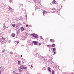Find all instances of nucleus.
<instances>
[{
  "label": "nucleus",
  "mask_w": 74,
  "mask_h": 74,
  "mask_svg": "<svg viewBox=\"0 0 74 74\" xmlns=\"http://www.w3.org/2000/svg\"><path fill=\"white\" fill-rule=\"evenodd\" d=\"M31 67H32V65H31Z\"/></svg>",
  "instance_id": "39"
},
{
  "label": "nucleus",
  "mask_w": 74,
  "mask_h": 74,
  "mask_svg": "<svg viewBox=\"0 0 74 74\" xmlns=\"http://www.w3.org/2000/svg\"><path fill=\"white\" fill-rule=\"evenodd\" d=\"M52 3L53 4H55L56 3V1H53Z\"/></svg>",
  "instance_id": "11"
},
{
  "label": "nucleus",
  "mask_w": 74,
  "mask_h": 74,
  "mask_svg": "<svg viewBox=\"0 0 74 74\" xmlns=\"http://www.w3.org/2000/svg\"><path fill=\"white\" fill-rule=\"evenodd\" d=\"M37 37H38V36L36 35L35 36V38H37Z\"/></svg>",
  "instance_id": "26"
},
{
  "label": "nucleus",
  "mask_w": 74,
  "mask_h": 74,
  "mask_svg": "<svg viewBox=\"0 0 74 74\" xmlns=\"http://www.w3.org/2000/svg\"><path fill=\"white\" fill-rule=\"evenodd\" d=\"M5 52V50H3L2 51L1 53H4V52Z\"/></svg>",
  "instance_id": "13"
},
{
  "label": "nucleus",
  "mask_w": 74,
  "mask_h": 74,
  "mask_svg": "<svg viewBox=\"0 0 74 74\" xmlns=\"http://www.w3.org/2000/svg\"><path fill=\"white\" fill-rule=\"evenodd\" d=\"M10 53L11 55H13V53L12 52H10Z\"/></svg>",
  "instance_id": "20"
},
{
  "label": "nucleus",
  "mask_w": 74,
  "mask_h": 74,
  "mask_svg": "<svg viewBox=\"0 0 74 74\" xmlns=\"http://www.w3.org/2000/svg\"><path fill=\"white\" fill-rule=\"evenodd\" d=\"M15 43L16 44H18L19 43V41L15 42Z\"/></svg>",
  "instance_id": "8"
},
{
  "label": "nucleus",
  "mask_w": 74,
  "mask_h": 74,
  "mask_svg": "<svg viewBox=\"0 0 74 74\" xmlns=\"http://www.w3.org/2000/svg\"><path fill=\"white\" fill-rule=\"evenodd\" d=\"M12 25L13 27H15V26H16V25H15V24H12Z\"/></svg>",
  "instance_id": "12"
},
{
  "label": "nucleus",
  "mask_w": 74,
  "mask_h": 74,
  "mask_svg": "<svg viewBox=\"0 0 74 74\" xmlns=\"http://www.w3.org/2000/svg\"><path fill=\"white\" fill-rule=\"evenodd\" d=\"M18 64H21V61H18Z\"/></svg>",
  "instance_id": "17"
},
{
  "label": "nucleus",
  "mask_w": 74,
  "mask_h": 74,
  "mask_svg": "<svg viewBox=\"0 0 74 74\" xmlns=\"http://www.w3.org/2000/svg\"><path fill=\"white\" fill-rule=\"evenodd\" d=\"M1 74V71H0V74Z\"/></svg>",
  "instance_id": "35"
},
{
  "label": "nucleus",
  "mask_w": 74,
  "mask_h": 74,
  "mask_svg": "<svg viewBox=\"0 0 74 74\" xmlns=\"http://www.w3.org/2000/svg\"><path fill=\"white\" fill-rule=\"evenodd\" d=\"M40 37L41 38V39H42V36H40Z\"/></svg>",
  "instance_id": "28"
},
{
  "label": "nucleus",
  "mask_w": 74,
  "mask_h": 74,
  "mask_svg": "<svg viewBox=\"0 0 74 74\" xmlns=\"http://www.w3.org/2000/svg\"><path fill=\"white\" fill-rule=\"evenodd\" d=\"M21 58H22V55H21Z\"/></svg>",
  "instance_id": "32"
},
{
  "label": "nucleus",
  "mask_w": 74,
  "mask_h": 74,
  "mask_svg": "<svg viewBox=\"0 0 74 74\" xmlns=\"http://www.w3.org/2000/svg\"><path fill=\"white\" fill-rule=\"evenodd\" d=\"M43 13V14H46V13H47V12L46 11H44Z\"/></svg>",
  "instance_id": "21"
},
{
  "label": "nucleus",
  "mask_w": 74,
  "mask_h": 74,
  "mask_svg": "<svg viewBox=\"0 0 74 74\" xmlns=\"http://www.w3.org/2000/svg\"><path fill=\"white\" fill-rule=\"evenodd\" d=\"M11 36L12 37H15V34H11Z\"/></svg>",
  "instance_id": "6"
},
{
  "label": "nucleus",
  "mask_w": 74,
  "mask_h": 74,
  "mask_svg": "<svg viewBox=\"0 0 74 74\" xmlns=\"http://www.w3.org/2000/svg\"><path fill=\"white\" fill-rule=\"evenodd\" d=\"M18 70L19 72H22V70H23V68H22V66H21L19 67Z\"/></svg>",
  "instance_id": "2"
},
{
  "label": "nucleus",
  "mask_w": 74,
  "mask_h": 74,
  "mask_svg": "<svg viewBox=\"0 0 74 74\" xmlns=\"http://www.w3.org/2000/svg\"><path fill=\"white\" fill-rule=\"evenodd\" d=\"M48 70H49V71L51 72V68H48Z\"/></svg>",
  "instance_id": "7"
},
{
  "label": "nucleus",
  "mask_w": 74,
  "mask_h": 74,
  "mask_svg": "<svg viewBox=\"0 0 74 74\" xmlns=\"http://www.w3.org/2000/svg\"><path fill=\"white\" fill-rule=\"evenodd\" d=\"M21 29L22 31H23V30H24V28L23 27H21Z\"/></svg>",
  "instance_id": "9"
},
{
  "label": "nucleus",
  "mask_w": 74,
  "mask_h": 74,
  "mask_svg": "<svg viewBox=\"0 0 74 74\" xmlns=\"http://www.w3.org/2000/svg\"><path fill=\"white\" fill-rule=\"evenodd\" d=\"M12 0H10L9 1V2L10 3H11V2H12Z\"/></svg>",
  "instance_id": "25"
},
{
  "label": "nucleus",
  "mask_w": 74,
  "mask_h": 74,
  "mask_svg": "<svg viewBox=\"0 0 74 74\" xmlns=\"http://www.w3.org/2000/svg\"><path fill=\"white\" fill-rule=\"evenodd\" d=\"M9 10H10V11H12V8H9Z\"/></svg>",
  "instance_id": "19"
},
{
  "label": "nucleus",
  "mask_w": 74,
  "mask_h": 74,
  "mask_svg": "<svg viewBox=\"0 0 74 74\" xmlns=\"http://www.w3.org/2000/svg\"><path fill=\"white\" fill-rule=\"evenodd\" d=\"M26 24V25H27V24Z\"/></svg>",
  "instance_id": "43"
},
{
  "label": "nucleus",
  "mask_w": 74,
  "mask_h": 74,
  "mask_svg": "<svg viewBox=\"0 0 74 74\" xmlns=\"http://www.w3.org/2000/svg\"><path fill=\"white\" fill-rule=\"evenodd\" d=\"M34 1H36V0H34Z\"/></svg>",
  "instance_id": "38"
},
{
  "label": "nucleus",
  "mask_w": 74,
  "mask_h": 74,
  "mask_svg": "<svg viewBox=\"0 0 74 74\" xmlns=\"http://www.w3.org/2000/svg\"><path fill=\"white\" fill-rule=\"evenodd\" d=\"M22 68H23V70H25V69H27V67H22Z\"/></svg>",
  "instance_id": "15"
},
{
  "label": "nucleus",
  "mask_w": 74,
  "mask_h": 74,
  "mask_svg": "<svg viewBox=\"0 0 74 74\" xmlns=\"http://www.w3.org/2000/svg\"><path fill=\"white\" fill-rule=\"evenodd\" d=\"M39 45H41V44L40 43H39Z\"/></svg>",
  "instance_id": "31"
},
{
  "label": "nucleus",
  "mask_w": 74,
  "mask_h": 74,
  "mask_svg": "<svg viewBox=\"0 0 74 74\" xmlns=\"http://www.w3.org/2000/svg\"><path fill=\"white\" fill-rule=\"evenodd\" d=\"M26 18H27V16H26Z\"/></svg>",
  "instance_id": "40"
},
{
  "label": "nucleus",
  "mask_w": 74,
  "mask_h": 74,
  "mask_svg": "<svg viewBox=\"0 0 74 74\" xmlns=\"http://www.w3.org/2000/svg\"><path fill=\"white\" fill-rule=\"evenodd\" d=\"M54 71H52V74H54Z\"/></svg>",
  "instance_id": "22"
},
{
  "label": "nucleus",
  "mask_w": 74,
  "mask_h": 74,
  "mask_svg": "<svg viewBox=\"0 0 74 74\" xmlns=\"http://www.w3.org/2000/svg\"><path fill=\"white\" fill-rule=\"evenodd\" d=\"M49 48L51 47V46L50 45H48L47 46Z\"/></svg>",
  "instance_id": "23"
},
{
  "label": "nucleus",
  "mask_w": 74,
  "mask_h": 74,
  "mask_svg": "<svg viewBox=\"0 0 74 74\" xmlns=\"http://www.w3.org/2000/svg\"><path fill=\"white\" fill-rule=\"evenodd\" d=\"M38 1H39V0H37Z\"/></svg>",
  "instance_id": "37"
},
{
  "label": "nucleus",
  "mask_w": 74,
  "mask_h": 74,
  "mask_svg": "<svg viewBox=\"0 0 74 74\" xmlns=\"http://www.w3.org/2000/svg\"><path fill=\"white\" fill-rule=\"evenodd\" d=\"M6 28H8V27H7Z\"/></svg>",
  "instance_id": "41"
},
{
  "label": "nucleus",
  "mask_w": 74,
  "mask_h": 74,
  "mask_svg": "<svg viewBox=\"0 0 74 74\" xmlns=\"http://www.w3.org/2000/svg\"><path fill=\"white\" fill-rule=\"evenodd\" d=\"M3 28H4V29H5V28H6V26L5 25V24H3Z\"/></svg>",
  "instance_id": "14"
},
{
  "label": "nucleus",
  "mask_w": 74,
  "mask_h": 74,
  "mask_svg": "<svg viewBox=\"0 0 74 74\" xmlns=\"http://www.w3.org/2000/svg\"><path fill=\"white\" fill-rule=\"evenodd\" d=\"M11 42V40H9V41L8 42Z\"/></svg>",
  "instance_id": "30"
},
{
  "label": "nucleus",
  "mask_w": 74,
  "mask_h": 74,
  "mask_svg": "<svg viewBox=\"0 0 74 74\" xmlns=\"http://www.w3.org/2000/svg\"><path fill=\"white\" fill-rule=\"evenodd\" d=\"M52 46L53 47H55V44H53L52 45Z\"/></svg>",
  "instance_id": "16"
},
{
  "label": "nucleus",
  "mask_w": 74,
  "mask_h": 74,
  "mask_svg": "<svg viewBox=\"0 0 74 74\" xmlns=\"http://www.w3.org/2000/svg\"><path fill=\"white\" fill-rule=\"evenodd\" d=\"M28 26V25H26V27H27Z\"/></svg>",
  "instance_id": "34"
},
{
  "label": "nucleus",
  "mask_w": 74,
  "mask_h": 74,
  "mask_svg": "<svg viewBox=\"0 0 74 74\" xmlns=\"http://www.w3.org/2000/svg\"><path fill=\"white\" fill-rule=\"evenodd\" d=\"M32 35H33V37H36V35L35 34H32Z\"/></svg>",
  "instance_id": "4"
},
{
  "label": "nucleus",
  "mask_w": 74,
  "mask_h": 74,
  "mask_svg": "<svg viewBox=\"0 0 74 74\" xmlns=\"http://www.w3.org/2000/svg\"><path fill=\"white\" fill-rule=\"evenodd\" d=\"M32 43H34V45H37V42L36 41H33Z\"/></svg>",
  "instance_id": "3"
},
{
  "label": "nucleus",
  "mask_w": 74,
  "mask_h": 74,
  "mask_svg": "<svg viewBox=\"0 0 74 74\" xmlns=\"http://www.w3.org/2000/svg\"><path fill=\"white\" fill-rule=\"evenodd\" d=\"M53 1H55V0H53Z\"/></svg>",
  "instance_id": "42"
},
{
  "label": "nucleus",
  "mask_w": 74,
  "mask_h": 74,
  "mask_svg": "<svg viewBox=\"0 0 74 74\" xmlns=\"http://www.w3.org/2000/svg\"><path fill=\"white\" fill-rule=\"evenodd\" d=\"M50 40L52 42H54L55 41L53 39H50Z\"/></svg>",
  "instance_id": "10"
},
{
  "label": "nucleus",
  "mask_w": 74,
  "mask_h": 74,
  "mask_svg": "<svg viewBox=\"0 0 74 74\" xmlns=\"http://www.w3.org/2000/svg\"><path fill=\"white\" fill-rule=\"evenodd\" d=\"M35 2H36V1Z\"/></svg>",
  "instance_id": "44"
},
{
  "label": "nucleus",
  "mask_w": 74,
  "mask_h": 74,
  "mask_svg": "<svg viewBox=\"0 0 74 74\" xmlns=\"http://www.w3.org/2000/svg\"><path fill=\"white\" fill-rule=\"evenodd\" d=\"M16 28L17 29H19V27H18V26L17 25H16Z\"/></svg>",
  "instance_id": "24"
},
{
  "label": "nucleus",
  "mask_w": 74,
  "mask_h": 74,
  "mask_svg": "<svg viewBox=\"0 0 74 74\" xmlns=\"http://www.w3.org/2000/svg\"><path fill=\"white\" fill-rule=\"evenodd\" d=\"M53 51H56V48H53Z\"/></svg>",
  "instance_id": "18"
},
{
  "label": "nucleus",
  "mask_w": 74,
  "mask_h": 74,
  "mask_svg": "<svg viewBox=\"0 0 74 74\" xmlns=\"http://www.w3.org/2000/svg\"><path fill=\"white\" fill-rule=\"evenodd\" d=\"M13 73H15V71H13Z\"/></svg>",
  "instance_id": "33"
},
{
  "label": "nucleus",
  "mask_w": 74,
  "mask_h": 74,
  "mask_svg": "<svg viewBox=\"0 0 74 74\" xmlns=\"http://www.w3.org/2000/svg\"><path fill=\"white\" fill-rule=\"evenodd\" d=\"M14 74H19V73H15Z\"/></svg>",
  "instance_id": "27"
},
{
  "label": "nucleus",
  "mask_w": 74,
  "mask_h": 74,
  "mask_svg": "<svg viewBox=\"0 0 74 74\" xmlns=\"http://www.w3.org/2000/svg\"><path fill=\"white\" fill-rule=\"evenodd\" d=\"M5 39L4 37H2V38H0V41L1 44L2 42H5Z\"/></svg>",
  "instance_id": "1"
},
{
  "label": "nucleus",
  "mask_w": 74,
  "mask_h": 74,
  "mask_svg": "<svg viewBox=\"0 0 74 74\" xmlns=\"http://www.w3.org/2000/svg\"><path fill=\"white\" fill-rule=\"evenodd\" d=\"M54 52V53H55V52Z\"/></svg>",
  "instance_id": "36"
},
{
  "label": "nucleus",
  "mask_w": 74,
  "mask_h": 74,
  "mask_svg": "<svg viewBox=\"0 0 74 74\" xmlns=\"http://www.w3.org/2000/svg\"><path fill=\"white\" fill-rule=\"evenodd\" d=\"M22 63L23 64V63H24V62H23V61H22Z\"/></svg>",
  "instance_id": "29"
},
{
  "label": "nucleus",
  "mask_w": 74,
  "mask_h": 74,
  "mask_svg": "<svg viewBox=\"0 0 74 74\" xmlns=\"http://www.w3.org/2000/svg\"><path fill=\"white\" fill-rule=\"evenodd\" d=\"M73 71H74V70Z\"/></svg>",
  "instance_id": "45"
},
{
  "label": "nucleus",
  "mask_w": 74,
  "mask_h": 74,
  "mask_svg": "<svg viewBox=\"0 0 74 74\" xmlns=\"http://www.w3.org/2000/svg\"><path fill=\"white\" fill-rule=\"evenodd\" d=\"M3 68L1 67H0V71H3Z\"/></svg>",
  "instance_id": "5"
}]
</instances>
